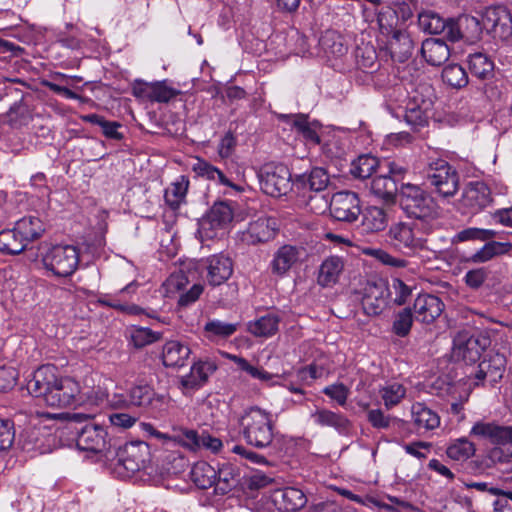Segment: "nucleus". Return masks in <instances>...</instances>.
<instances>
[{
  "label": "nucleus",
  "mask_w": 512,
  "mask_h": 512,
  "mask_svg": "<svg viewBox=\"0 0 512 512\" xmlns=\"http://www.w3.org/2000/svg\"><path fill=\"white\" fill-rule=\"evenodd\" d=\"M27 390L50 407L63 408L81 401L79 384L70 377L59 376L53 365L39 367L27 382Z\"/></svg>",
  "instance_id": "nucleus-1"
},
{
  "label": "nucleus",
  "mask_w": 512,
  "mask_h": 512,
  "mask_svg": "<svg viewBox=\"0 0 512 512\" xmlns=\"http://www.w3.org/2000/svg\"><path fill=\"white\" fill-rule=\"evenodd\" d=\"M399 204L404 213L415 221L438 228L442 210L434 198L420 186L406 183L399 190Z\"/></svg>",
  "instance_id": "nucleus-2"
},
{
  "label": "nucleus",
  "mask_w": 512,
  "mask_h": 512,
  "mask_svg": "<svg viewBox=\"0 0 512 512\" xmlns=\"http://www.w3.org/2000/svg\"><path fill=\"white\" fill-rule=\"evenodd\" d=\"M240 432L246 443L257 449L271 446L275 421L271 412L258 406L246 408L238 419Z\"/></svg>",
  "instance_id": "nucleus-3"
},
{
  "label": "nucleus",
  "mask_w": 512,
  "mask_h": 512,
  "mask_svg": "<svg viewBox=\"0 0 512 512\" xmlns=\"http://www.w3.org/2000/svg\"><path fill=\"white\" fill-rule=\"evenodd\" d=\"M422 176L424 183L442 198H451L459 190V173L445 159H428L422 170Z\"/></svg>",
  "instance_id": "nucleus-4"
},
{
  "label": "nucleus",
  "mask_w": 512,
  "mask_h": 512,
  "mask_svg": "<svg viewBox=\"0 0 512 512\" xmlns=\"http://www.w3.org/2000/svg\"><path fill=\"white\" fill-rule=\"evenodd\" d=\"M435 229L417 221L398 222L390 227L388 237L397 249L414 253L427 249V236Z\"/></svg>",
  "instance_id": "nucleus-5"
},
{
  "label": "nucleus",
  "mask_w": 512,
  "mask_h": 512,
  "mask_svg": "<svg viewBox=\"0 0 512 512\" xmlns=\"http://www.w3.org/2000/svg\"><path fill=\"white\" fill-rule=\"evenodd\" d=\"M44 268L58 278L70 277L79 265V251L72 245H54L41 254Z\"/></svg>",
  "instance_id": "nucleus-6"
},
{
  "label": "nucleus",
  "mask_w": 512,
  "mask_h": 512,
  "mask_svg": "<svg viewBox=\"0 0 512 512\" xmlns=\"http://www.w3.org/2000/svg\"><path fill=\"white\" fill-rule=\"evenodd\" d=\"M261 190L272 197L286 195L292 188L291 173L288 167L281 163H267L258 172Z\"/></svg>",
  "instance_id": "nucleus-7"
},
{
  "label": "nucleus",
  "mask_w": 512,
  "mask_h": 512,
  "mask_svg": "<svg viewBox=\"0 0 512 512\" xmlns=\"http://www.w3.org/2000/svg\"><path fill=\"white\" fill-rule=\"evenodd\" d=\"M76 433V445L82 451L100 454L108 458L111 448H116V443L109 437L106 428L101 425L86 424Z\"/></svg>",
  "instance_id": "nucleus-8"
},
{
  "label": "nucleus",
  "mask_w": 512,
  "mask_h": 512,
  "mask_svg": "<svg viewBox=\"0 0 512 512\" xmlns=\"http://www.w3.org/2000/svg\"><path fill=\"white\" fill-rule=\"evenodd\" d=\"M391 291L383 279L368 281L361 300L363 311L368 316L380 315L388 306Z\"/></svg>",
  "instance_id": "nucleus-9"
},
{
  "label": "nucleus",
  "mask_w": 512,
  "mask_h": 512,
  "mask_svg": "<svg viewBox=\"0 0 512 512\" xmlns=\"http://www.w3.org/2000/svg\"><path fill=\"white\" fill-rule=\"evenodd\" d=\"M329 184V175L322 167H314L309 173L297 175L293 185L297 190H303V197L306 198V205L315 210L312 202L317 200V193L324 191Z\"/></svg>",
  "instance_id": "nucleus-10"
},
{
  "label": "nucleus",
  "mask_w": 512,
  "mask_h": 512,
  "mask_svg": "<svg viewBox=\"0 0 512 512\" xmlns=\"http://www.w3.org/2000/svg\"><path fill=\"white\" fill-rule=\"evenodd\" d=\"M482 21L484 29L494 38L507 40L512 36V15L505 6L488 7Z\"/></svg>",
  "instance_id": "nucleus-11"
},
{
  "label": "nucleus",
  "mask_w": 512,
  "mask_h": 512,
  "mask_svg": "<svg viewBox=\"0 0 512 512\" xmlns=\"http://www.w3.org/2000/svg\"><path fill=\"white\" fill-rule=\"evenodd\" d=\"M330 213L338 221L354 222L361 214L360 199L355 192L340 191L330 201Z\"/></svg>",
  "instance_id": "nucleus-12"
},
{
  "label": "nucleus",
  "mask_w": 512,
  "mask_h": 512,
  "mask_svg": "<svg viewBox=\"0 0 512 512\" xmlns=\"http://www.w3.org/2000/svg\"><path fill=\"white\" fill-rule=\"evenodd\" d=\"M174 431L175 434L172 438L180 445L191 451L206 449L213 453H217L223 446V443L219 438L211 436L206 431L199 433L196 430L187 428H179Z\"/></svg>",
  "instance_id": "nucleus-13"
},
{
  "label": "nucleus",
  "mask_w": 512,
  "mask_h": 512,
  "mask_svg": "<svg viewBox=\"0 0 512 512\" xmlns=\"http://www.w3.org/2000/svg\"><path fill=\"white\" fill-rule=\"evenodd\" d=\"M115 455L118 467H122L128 474H134L144 467L149 446L143 441L126 443L123 447H118Z\"/></svg>",
  "instance_id": "nucleus-14"
},
{
  "label": "nucleus",
  "mask_w": 512,
  "mask_h": 512,
  "mask_svg": "<svg viewBox=\"0 0 512 512\" xmlns=\"http://www.w3.org/2000/svg\"><path fill=\"white\" fill-rule=\"evenodd\" d=\"M470 436L494 445L512 444V426L501 425L496 421H477L470 430Z\"/></svg>",
  "instance_id": "nucleus-15"
},
{
  "label": "nucleus",
  "mask_w": 512,
  "mask_h": 512,
  "mask_svg": "<svg viewBox=\"0 0 512 512\" xmlns=\"http://www.w3.org/2000/svg\"><path fill=\"white\" fill-rule=\"evenodd\" d=\"M506 370V358L503 354L496 353L484 358L478 365L475 373V385H485L488 383L491 386L496 385L503 377Z\"/></svg>",
  "instance_id": "nucleus-16"
},
{
  "label": "nucleus",
  "mask_w": 512,
  "mask_h": 512,
  "mask_svg": "<svg viewBox=\"0 0 512 512\" xmlns=\"http://www.w3.org/2000/svg\"><path fill=\"white\" fill-rule=\"evenodd\" d=\"M277 231L274 218L260 217L249 223L247 229L241 233V241L247 245H257L272 240Z\"/></svg>",
  "instance_id": "nucleus-17"
},
{
  "label": "nucleus",
  "mask_w": 512,
  "mask_h": 512,
  "mask_svg": "<svg viewBox=\"0 0 512 512\" xmlns=\"http://www.w3.org/2000/svg\"><path fill=\"white\" fill-rule=\"evenodd\" d=\"M483 28V22L480 23L474 16L462 15L456 20L450 18L448 40L451 42H456L461 39H466L467 41L477 40Z\"/></svg>",
  "instance_id": "nucleus-18"
},
{
  "label": "nucleus",
  "mask_w": 512,
  "mask_h": 512,
  "mask_svg": "<svg viewBox=\"0 0 512 512\" xmlns=\"http://www.w3.org/2000/svg\"><path fill=\"white\" fill-rule=\"evenodd\" d=\"M486 344L485 338L459 334L454 340V354L466 363H475L480 359Z\"/></svg>",
  "instance_id": "nucleus-19"
},
{
  "label": "nucleus",
  "mask_w": 512,
  "mask_h": 512,
  "mask_svg": "<svg viewBox=\"0 0 512 512\" xmlns=\"http://www.w3.org/2000/svg\"><path fill=\"white\" fill-rule=\"evenodd\" d=\"M444 303L435 295L420 294L414 301L413 310L416 320L430 324L434 322L443 312Z\"/></svg>",
  "instance_id": "nucleus-20"
},
{
  "label": "nucleus",
  "mask_w": 512,
  "mask_h": 512,
  "mask_svg": "<svg viewBox=\"0 0 512 512\" xmlns=\"http://www.w3.org/2000/svg\"><path fill=\"white\" fill-rule=\"evenodd\" d=\"M217 369L212 361L199 360L191 366L190 372L180 378L181 387L184 390L193 391L202 387L210 375Z\"/></svg>",
  "instance_id": "nucleus-21"
},
{
  "label": "nucleus",
  "mask_w": 512,
  "mask_h": 512,
  "mask_svg": "<svg viewBox=\"0 0 512 512\" xmlns=\"http://www.w3.org/2000/svg\"><path fill=\"white\" fill-rule=\"evenodd\" d=\"M304 250L293 245L281 246L273 255L270 263L271 272L277 276H284L300 260Z\"/></svg>",
  "instance_id": "nucleus-22"
},
{
  "label": "nucleus",
  "mask_w": 512,
  "mask_h": 512,
  "mask_svg": "<svg viewBox=\"0 0 512 512\" xmlns=\"http://www.w3.org/2000/svg\"><path fill=\"white\" fill-rule=\"evenodd\" d=\"M492 202L491 191L484 182H471L465 188L462 204L472 212H478Z\"/></svg>",
  "instance_id": "nucleus-23"
},
{
  "label": "nucleus",
  "mask_w": 512,
  "mask_h": 512,
  "mask_svg": "<svg viewBox=\"0 0 512 512\" xmlns=\"http://www.w3.org/2000/svg\"><path fill=\"white\" fill-rule=\"evenodd\" d=\"M206 279L211 286L226 282L233 272L232 261L223 254L212 255L206 259Z\"/></svg>",
  "instance_id": "nucleus-24"
},
{
  "label": "nucleus",
  "mask_w": 512,
  "mask_h": 512,
  "mask_svg": "<svg viewBox=\"0 0 512 512\" xmlns=\"http://www.w3.org/2000/svg\"><path fill=\"white\" fill-rule=\"evenodd\" d=\"M311 417L317 425L333 428L344 436H348L353 427L352 422L344 414L326 408H317Z\"/></svg>",
  "instance_id": "nucleus-25"
},
{
  "label": "nucleus",
  "mask_w": 512,
  "mask_h": 512,
  "mask_svg": "<svg viewBox=\"0 0 512 512\" xmlns=\"http://www.w3.org/2000/svg\"><path fill=\"white\" fill-rule=\"evenodd\" d=\"M190 354L188 344L179 340H169L162 347L161 358L165 367L180 368L186 364Z\"/></svg>",
  "instance_id": "nucleus-26"
},
{
  "label": "nucleus",
  "mask_w": 512,
  "mask_h": 512,
  "mask_svg": "<svg viewBox=\"0 0 512 512\" xmlns=\"http://www.w3.org/2000/svg\"><path fill=\"white\" fill-rule=\"evenodd\" d=\"M432 102L430 99L419 98L414 95L406 106L404 119L414 130L424 127L428 123V110Z\"/></svg>",
  "instance_id": "nucleus-27"
},
{
  "label": "nucleus",
  "mask_w": 512,
  "mask_h": 512,
  "mask_svg": "<svg viewBox=\"0 0 512 512\" xmlns=\"http://www.w3.org/2000/svg\"><path fill=\"white\" fill-rule=\"evenodd\" d=\"M390 36L388 45L392 58L399 62H405L413 54L415 48L414 40L405 29L396 31Z\"/></svg>",
  "instance_id": "nucleus-28"
},
{
  "label": "nucleus",
  "mask_w": 512,
  "mask_h": 512,
  "mask_svg": "<svg viewBox=\"0 0 512 512\" xmlns=\"http://www.w3.org/2000/svg\"><path fill=\"white\" fill-rule=\"evenodd\" d=\"M421 55L428 64L440 66L449 59L450 49L443 40L429 38L422 42Z\"/></svg>",
  "instance_id": "nucleus-29"
},
{
  "label": "nucleus",
  "mask_w": 512,
  "mask_h": 512,
  "mask_svg": "<svg viewBox=\"0 0 512 512\" xmlns=\"http://www.w3.org/2000/svg\"><path fill=\"white\" fill-rule=\"evenodd\" d=\"M512 250L511 242H500L493 239L485 241V244L472 254L468 261L472 263H485L495 257L507 255Z\"/></svg>",
  "instance_id": "nucleus-30"
},
{
  "label": "nucleus",
  "mask_w": 512,
  "mask_h": 512,
  "mask_svg": "<svg viewBox=\"0 0 512 512\" xmlns=\"http://www.w3.org/2000/svg\"><path fill=\"white\" fill-rule=\"evenodd\" d=\"M361 214V227L365 233L382 231L388 225V213L382 207L369 206L364 211L361 210Z\"/></svg>",
  "instance_id": "nucleus-31"
},
{
  "label": "nucleus",
  "mask_w": 512,
  "mask_h": 512,
  "mask_svg": "<svg viewBox=\"0 0 512 512\" xmlns=\"http://www.w3.org/2000/svg\"><path fill=\"white\" fill-rule=\"evenodd\" d=\"M371 192L387 203H394L397 194L399 195L398 179L385 173L378 175L371 181Z\"/></svg>",
  "instance_id": "nucleus-32"
},
{
  "label": "nucleus",
  "mask_w": 512,
  "mask_h": 512,
  "mask_svg": "<svg viewBox=\"0 0 512 512\" xmlns=\"http://www.w3.org/2000/svg\"><path fill=\"white\" fill-rule=\"evenodd\" d=\"M215 483L213 484L216 495H226L238 486L240 474L236 467L231 464H223L218 471Z\"/></svg>",
  "instance_id": "nucleus-33"
},
{
  "label": "nucleus",
  "mask_w": 512,
  "mask_h": 512,
  "mask_svg": "<svg viewBox=\"0 0 512 512\" xmlns=\"http://www.w3.org/2000/svg\"><path fill=\"white\" fill-rule=\"evenodd\" d=\"M467 62L472 76L480 80H490L494 77L495 65L487 54L482 52L470 54Z\"/></svg>",
  "instance_id": "nucleus-34"
},
{
  "label": "nucleus",
  "mask_w": 512,
  "mask_h": 512,
  "mask_svg": "<svg viewBox=\"0 0 512 512\" xmlns=\"http://www.w3.org/2000/svg\"><path fill=\"white\" fill-rule=\"evenodd\" d=\"M412 421L417 431H428L437 428L440 417L422 403H415L411 408Z\"/></svg>",
  "instance_id": "nucleus-35"
},
{
  "label": "nucleus",
  "mask_w": 512,
  "mask_h": 512,
  "mask_svg": "<svg viewBox=\"0 0 512 512\" xmlns=\"http://www.w3.org/2000/svg\"><path fill=\"white\" fill-rule=\"evenodd\" d=\"M418 25L426 33L444 34V37L448 40L450 19L446 20L433 11H423L418 15Z\"/></svg>",
  "instance_id": "nucleus-36"
},
{
  "label": "nucleus",
  "mask_w": 512,
  "mask_h": 512,
  "mask_svg": "<svg viewBox=\"0 0 512 512\" xmlns=\"http://www.w3.org/2000/svg\"><path fill=\"white\" fill-rule=\"evenodd\" d=\"M275 502L285 511L300 510L306 505L307 498L303 491L295 487H286L275 494Z\"/></svg>",
  "instance_id": "nucleus-37"
},
{
  "label": "nucleus",
  "mask_w": 512,
  "mask_h": 512,
  "mask_svg": "<svg viewBox=\"0 0 512 512\" xmlns=\"http://www.w3.org/2000/svg\"><path fill=\"white\" fill-rule=\"evenodd\" d=\"M343 267V261L338 256H330L325 259L319 269L317 278L318 284L323 287H328L335 284L338 281Z\"/></svg>",
  "instance_id": "nucleus-38"
},
{
  "label": "nucleus",
  "mask_w": 512,
  "mask_h": 512,
  "mask_svg": "<svg viewBox=\"0 0 512 512\" xmlns=\"http://www.w3.org/2000/svg\"><path fill=\"white\" fill-rule=\"evenodd\" d=\"M383 170L380 160L371 155H360L351 163L350 173L353 177L364 180L370 178L377 169Z\"/></svg>",
  "instance_id": "nucleus-39"
},
{
  "label": "nucleus",
  "mask_w": 512,
  "mask_h": 512,
  "mask_svg": "<svg viewBox=\"0 0 512 512\" xmlns=\"http://www.w3.org/2000/svg\"><path fill=\"white\" fill-rule=\"evenodd\" d=\"M14 228L27 246L38 239L45 230L42 221L34 216L23 217L16 222Z\"/></svg>",
  "instance_id": "nucleus-40"
},
{
  "label": "nucleus",
  "mask_w": 512,
  "mask_h": 512,
  "mask_svg": "<svg viewBox=\"0 0 512 512\" xmlns=\"http://www.w3.org/2000/svg\"><path fill=\"white\" fill-rule=\"evenodd\" d=\"M216 476V470L205 461L195 463L190 471L191 481L203 490L213 486Z\"/></svg>",
  "instance_id": "nucleus-41"
},
{
  "label": "nucleus",
  "mask_w": 512,
  "mask_h": 512,
  "mask_svg": "<svg viewBox=\"0 0 512 512\" xmlns=\"http://www.w3.org/2000/svg\"><path fill=\"white\" fill-rule=\"evenodd\" d=\"M26 247L27 245L15 228L4 229L0 232V253L17 255L23 252Z\"/></svg>",
  "instance_id": "nucleus-42"
},
{
  "label": "nucleus",
  "mask_w": 512,
  "mask_h": 512,
  "mask_svg": "<svg viewBox=\"0 0 512 512\" xmlns=\"http://www.w3.org/2000/svg\"><path fill=\"white\" fill-rule=\"evenodd\" d=\"M280 319L275 314H267L249 322L248 331L257 337H270L278 331Z\"/></svg>",
  "instance_id": "nucleus-43"
},
{
  "label": "nucleus",
  "mask_w": 512,
  "mask_h": 512,
  "mask_svg": "<svg viewBox=\"0 0 512 512\" xmlns=\"http://www.w3.org/2000/svg\"><path fill=\"white\" fill-rule=\"evenodd\" d=\"M239 323H228L218 319H211L204 325V332L209 340L225 339L233 335Z\"/></svg>",
  "instance_id": "nucleus-44"
},
{
  "label": "nucleus",
  "mask_w": 512,
  "mask_h": 512,
  "mask_svg": "<svg viewBox=\"0 0 512 512\" xmlns=\"http://www.w3.org/2000/svg\"><path fill=\"white\" fill-rule=\"evenodd\" d=\"M377 23L381 34L386 36L402 29L398 11L391 7H384L377 13Z\"/></svg>",
  "instance_id": "nucleus-45"
},
{
  "label": "nucleus",
  "mask_w": 512,
  "mask_h": 512,
  "mask_svg": "<svg viewBox=\"0 0 512 512\" xmlns=\"http://www.w3.org/2000/svg\"><path fill=\"white\" fill-rule=\"evenodd\" d=\"M282 117L289 120L293 127L297 129V131L305 138L306 141L314 145L320 144V136L318 135L316 129L308 122L307 115L296 114L291 116L284 115Z\"/></svg>",
  "instance_id": "nucleus-46"
},
{
  "label": "nucleus",
  "mask_w": 512,
  "mask_h": 512,
  "mask_svg": "<svg viewBox=\"0 0 512 512\" xmlns=\"http://www.w3.org/2000/svg\"><path fill=\"white\" fill-rule=\"evenodd\" d=\"M499 233L493 229H483L477 227H469L459 231L453 238V243L466 241L485 242L496 238Z\"/></svg>",
  "instance_id": "nucleus-47"
},
{
  "label": "nucleus",
  "mask_w": 512,
  "mask_h": 512,
  "mask_svg": "<svg viewBox=\"0 0 512 512\" xmlns=\"http://www.w3.org/2000/svg\"><path fill=\"white\" fill-rule=\"evenodd\" d=\"M188 185V180L182 177L181 181L172 183L171 186L165 190V202L171 209H178L184 202Z\"/></svg>",
  "instance_id": "nucleus-48"
},
{
  "label": "nucleus",
  "mask_w": 512,
  "mask_h": 512,
  "mask_svg": "<svg viewBox=\"0 0 512 512\" xmlns=\"http://www.w3.org/2000/svg\"><path fill=\"white\" fill-rule=\"evenodd\" d=\"M213 227H224L233 219V209L227 202H216L207 216Z\"/></svg>",
  "instance_id": "nucleus-49"
},
{
  "label": "nucleus",
  "mask_w": 512,
  "mask_h": 512,
  "mask_svg": "<svg viewBox=\"0 0 512 512\" xmlns=\"http://www.w3.org/2000/svg\"><path fill=\"white\" fill-rule=\"evenodd\" d=\"M442 80L453 88L460 89L468 84L465 69L459 64H449L442 70Z\"/></svg>",
  "instance_id": "nucleus-50"
},
{
  "label": "nucleus",
  "mask_w": 512,
  "mask_h": 512,
  "mask_svg": "<svg viewBox=\"0 0 512 512\" xmlns=\"http://www.w3.org/2000/svg\"><path fill=\"white\" fill-rule=\"evenodd\" d=\"M413 319L411 308H403L394 315L392 333L401 338L408 336L413 325Z\"/></svg>",
  "instance_id": "nucleus-51"
},
{
  "label": "nucleus",
  "mask_w": 512,
  "mask_h": 512,
  "mask_svg": "<svg viewBox=\"0 0 512 512\" xmlns=\"http://www.w3.org/2000/svg\"><path fill=\"white\" fill-rule=\"evenodd\" d=\"M367 418L371 425L377 429L402 428L406 425L404 420L387 416L380 409L369 410Z\"/></svg>",
  "instance_id": "nucleus-52"
},
{
  "label": "nucleus",
  "mask_w": 512,
  "mask_h": 512,
  "mask_svg": "<svg viewBox=\"0 0 512 512\" xmlns=\"http://www.w3.org/2000/svg\"><path fill=\"white\" fill-rule=\"evenodd\" d=\"M475 445L466 438H460L448 446L446 454L456 461H464L475 454Z\"/></svg>",
  "instance_id": "nucleus-53"
},
{
  "label": "nucleus",
  "mask_w": 512,
  "mask_h": 512,
  "mask_svg": "<svg viewBox=\"0 0 512 512\" xmlns=\"http://www.w3.org/2000/svg\"><path fill=\"white\" fill-rule=\"evenodd\" d=\"M320 45L326 54L339 57L347 52L342 38L335 32H326L320 39Z\"/></svg>",
  "instance_id": "nucleus-54"
},
{
  "label": "nucleus",
  "mask_w": 512,
  "mask_h": 512,
  "mask_svg": "<svg viewBox=\"0 0 512 512\" xmlns=\"http://www.w3.org/2000/svg\"><path fill=\"white\" fill-rule=\"evenodd\" d=\"M160 334L149 328L133 326L130 329V338L136 348H142L157 341Z\"/></svg>",
  "instance_id": "nucleus-55"
},
{
  "label": "nucleus",
  "mask_w": 512,
  "mask_h": 512,
  "mask_svg": "<svg viewBox=\"0 0 512 512\" xmlns=\"http://www.w3.org/2000/svg\"><path fill=\"white\" fill-rule=\"evenodd\" d=\"M67 29H70L72 32L60 31L57 35V41L66 48L72 50H79L82 48L84 44V40L82 39V34L79 29L75 28L72 24L66 25Z\"/></svg>",
  "instance_id": "nucleus-56"
},
{
  "label": "nucleus",
  "mask_w": 512,
  "mask_h": 512,
  "mask_svg": "<svg viewBox=\"0 0 512 512\" xmlns=\"http://www.w3.org/2000/svg\"><path fill=\"white\" fill-rule=\"evenodd\" d=\"M154 391L149 385H137L129 391V402L134 406L145 407L151 404Z\"/></svg>",
  "instance_id": "nucleus-57"
},
{
  "label": "nucleus",
  "mask_w": 512,
  "mask_h": 512,
  "mask_svg": "<svg viewBox=\"0 0 512 512\" xmlns=\"http://www.w3.org/2000/svg\"><path fill=\"white\" fill-rule=\"evenodd\" d=\"M405 394V387L399 383H393L382 389V399L388 409L399 404Z\"/></svg>",
  "instance_id": "nucleus-58"
},
{
  "label": "nucleus",
  "mask_w": 512,
  "mask_h": 512,
  "mask_svg": "<svg viewBox=\"0 0 512 512\" xmlns=\"http://www.w3.org/2000/svg\"><path fill=\"white\" fill-rule=\"evenodd\" d=\"M89 120L102 128L103 134L110 139L120 140L123 138L122 133L118 131L120 124L114 121H107L102 116L93 114L89 116Z\"/></svg>",
  "instance_id": "nucleus-59"
},
{
  "label": "nucleus",
  "mask_w": 512,
  "mask_h": 512,
  "mask_svg": "<svg viewBox=\"0 0 512 512\" xmlns=\"http://www.w3.org/2000/svg\"><path fill=\"white\" fill-rule=\"evenodd\" d=\"M178 94V90L167 86L165 82H155L152 83L150 101L166 103L176 97Z\"/></svg>",
  "instance_id": "nucleus-60"
},
{
  "label": "nucleus",
  "mask_w": 512,
  "mask_h": 512,
  "mask_svg": "<svg viewBox=\"0 0 512 512\" xmlns=\"http://www.w3.org/2000/svg\"><path fill=\"white\" fill-rule=\"evenodd\" d=\"M392 288L394 291L393 302L398 306L404 305L412 295L413 288L399 278L393 279Z\"/></svg>",
  "instance_id": "nucleus-61"
},
{
  "label": "nucleus",
  "mask_w": 512,
  "mask_h": 512,
  "mask_svg": "<svg viewBox=\"0 0 512 512\" xmlns=\"http://www.w3.org/2000/svg\"><path fill=\"white\" fill-rule=\"evenodd\" d=\"M489 271L485 267L475 268L467 271L464 276L466 285L471 289H479L487 280Z\"/></svg>",
  "instance_id": "nucleus-62"
},
{
  "label": "nucleus",
  "mask_w": 512,
  "mask_h": 512,
  "mask_svg": "<svg viewBox=\"0 0 512 512\" xmlns=\"http://www.w3.org/2000/svg\"><path fill=\"white\" fill-rule=\"evenodd\" d=\"M323 393L336 401L340 406H344L349 395V388L343 383H334L326 386L323 389Z\"/></svg>",
  "instance_id": "nucleus-63"
},
{
  "label": "nucleus",
  "mask_w": 512,
  "mask_h": 512,
  "mask_svg": "<svg viewBox=\"0 0 512 512\" xmlns=\"http://www.w3.org/2000/svg\"><path fill=\"white\" fill-rule=\"evenodd\" d=\"M18 372L13 367H0V391L6 392L12 389L17 382Z\"/></svg>",
  "instance_id": "nucleus-64"
}]
</instances>
